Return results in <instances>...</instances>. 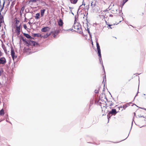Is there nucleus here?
<instances>
[{
	"label": "nucleus",
	"mask_w": 146,
	"mask_h": 146,
	"mask_svg": "<svg viewBox=\"0 0 146 146\" xmlns=\"http://www.w3.org/2000/svg\"><path fill=\"white\" fill-rule=\"evenodd\" d=\"M76 18H75L74 23L72 26L73 30L77 32H78L80 34H82L83 33L82 29L81 26L80 24L76 22Z\"/></svg>",
	"instance_id": "obj_1"
},
{
	"label": "nucleus",
	"mask_w": 146,
	"mask_h": 146,
	"mask_svg": "<svg viewBox=\"0 0 146 146\" xmlns=\"http://www.w3.org/2000/svg\"><path fill=\"white\" fill-rule=\"evenodd\" d=\"M22 40L25 42V44H27V46H29V45L34 46H37L38 45V43L35 41H32L29 40L28 41H27L25 39H24L23 37H22Z\"/></svg>",
	"instance_id": "obj_2"
},
{
	"label": "nucleus",
	"mask_w": 146,
	"mask_h": 146,
	"mask_svg": "<svg viewBox=\"0 0 146 146\" xmlns=\"http://www.w3.org/2000/svg\"><path fill=\"white\" fill-rule=\"evenodd\" d=\"M117 113V112L116 111L115 109H112L111 111L109 112L107 115V117L108 120L109 119V118H110L111 117V114L115 115Z\"/></svg>",
	"instance_id": "obj_3"
},
{
	"label": "nucleus",
	"mask_w": 146,
	"mask_h": 146,
	"mask_svg": "<svg viewBox=\"0 0 146 146\" xmlns=\"http://www.w3.org/2000/svg\"><path fill=\"white\" fill-rule=\"evenodd\" d=\"M11 54L12 56V59L13 60H14V59L15 58H16L17 57V56H15V53L14 52V50L12 48L11 50Z\"/></svg>",
	"instance_id": "obj_4"
},
{
	"label": "nucleus",
	"mask_w": 146,
	"mask_h": 146,
	"mask_svg": "<svg viewBox=\"0 0 146 146\" xmlns=\"http://www.w3.org/2000/svg\"><path fill=\"white\" fill-rule=\"evenodd\" d=\"M60 30H55L54 31L52 32L53 36L55 38H56Z\"/></svg>",
	"instance_id": "obj_5"
},
{
	"label": "nucleus",
	"mask_w": 146,
	"mask_h": 146,
	"mask_svg": "<svg viewBox=\"0 0 146 146\" xmlns=\"http://www.w3.org/2000/svg\"><path fill=\"white\" fill-rule=\"evenodd\" d=\"M6 62V60L4 57L0 58V64H4Z\"/></svg>",
	"instance_id": "obj_6"
},
{
	"label": "nucleus",
	"mask_w": 146,
	"mask_h": 146,
	"mask_svg": "<svg viewBox=\"0 0 146 146\" xmlns=\"http://www.w3.org/2000/svg\"><path fill=\"white\" fill-rule=\"evenodd\" d=\"M98 56L99 57V59L100 62L102 64V66L103 67V68L104 70V72H105L104 67V66L103 65V62L102 61V56H101V53H100V54H98Z\"/></svg>",
	"instance_id": "obj_7"
},
{
	"label": "nucleus",
	"mask_w": 146,
	"mask_h": 146,
	"mask_svg": "<svg viewBox=\"0 0 146 146\" xmlns=\"http://www.w3.org/2000/svg\"><path fill=\"white\" fill-rule=\"evenodd\" d=\"M97 48L98 51V54H100L101 53V50L100 49V46L98 43V42H96Z\"/></svg>",
	"instance_id": "obj_8"
},
{
	"label": "nucleus",
	"mask_w": 146,
	"mask_h": 146,
	"mask_svg": "<svg viewBox=\"0 0 146 146\" xmlns=\"http://www.w3.org/2000/svg\"><path fill=\"white\" fill-rule=\"evenodd\" d=\"M97 48L98 51V54H100L101 53V50L100 49V46L98 43V42H96Z\"/></svg>",
	"instance_id": "obj_9"
},
{
	"label": "nucleus",
	"mask_w": 146,
	"mask_h": 146,
	"mask_svg": "<svg viewBox=\"0 0 146 146\" xmlns=\"http://www.w3.org/2000/svg\"><path fill=\"white\" fill-rule=\"evenodd\" d=\"M50 29L49 27H46L42 28L41 31L42 32H46L48 31Z\"/></svg>",
	"instance_id": "obj_10"
},
{
	"label": "nucleus",
	"mask_w": 146,
	"mask_h": 146,
	"mask_svg": "<svg viewBox=\"0 0 146 146\" xmlns=\"http://www.w3.org/2000/svg\"><path fill=\"white\" fill-rule=\"evenodd\" d=\"M23 35L27 38L30 39L32 38V37L28 34L23 33Z\"/></svg>",
	"instance_id": "obj_11"
},
{
	"label": "nucleus",
	"mask_w": 146,
	"mask_h": 146,
	"mask_svg": "<svg viewBox=\"0 0 146 146\" xmlns=\"http://www.w3.org/2000/svg\"><path fill=\"white\" fill-rule=\"evenodd\" d=\"M33 36L34 37H41V35L40 33H34L33 34Z\"/></svg>",
	"instance_id": "obj_12"
},
{
	"label": "nucleus",
	"mask_w": 146,
	"mask_h": 146,
	"mask_svg": "<svg viewBox=\"0 0 146 146\" xmlns=\"http://www.w3.org/2000/svg\"><path fill=\"white\" fill-rule=\"evenodd\" d=\"M63 22L62 20L61 19H60L59 21L58 22V25L60 26H62L63 25Z\"/></svg>",
	"instance_id": "obj_13"
},
{
	"label": "nucleus",
	"mask_w": 146,
	"mask_h": 146,
	"mask_svg": "<svg viewBox=\"0 0 146 146\" xmlns=\"http://www.w3.org/2000/svg\"><path fill=\"white\" fill-rule=\"evenodd\" d=\"M94 103V100L91 99L90 101V103L89 104V109H90V107Z\"/></svg>",
	"instance_id": "obj_14"
},
{
	"label": "nucleus",
	"mask_w": 146,
	"mask_h": 146,
	"mask_svg": "<svg viewBox=\"0 0 146 146\" xmlns=\"http://www.w3.org/2000/svg\"><path fill=\"white\" fill-rule=\"evenodd\" d=\"M21 26V24L19 26H16V30L17 31H20Z\"/></svg>",
	"instance_id": "obj_15"
},
{
	"label": "nucleus",
	"mask_w": 146,
	"mask_h": 146,
	"mask_svg": "<svg viewBox=\"0 0 146 146\" xmlns=\"http://www.w3.org/2000/svg\"><path fill=\"white\" fill-rule=\"evenodd\" d=\"M45 11V9L42 10L40 11V15L42 17H43Z\"/></svg>",
	"instance_id": "obj_16"
},
{
	"label": "nucleus",
	"mask_w": 146,
	"mask_h": 146,
	"mask_svg": "<svg viewBox=\"0 0 146 146\" xmlns=\"http://www.w3.org/2000/svg\"><path fill=\"white\" fill-rule=\"evenodd\" d=\"M40 16V14L39 13H37L35 15V18L36 19H39Z\"/></svg>",
	"instance_id": "obj_17"
},
{
	"label": "nucleus",
	"mask_w": 146,
	"mask_h": 146,
	"mask_svg": "<svg viewBox=\"0 0 146 146\" xmlns=\"http://www.w3.org/2000/svg\"><path fill=\"white\" fill-rule=\"evenodd\" d=\"M71 3L75 4L77 2L78 0H69Z\"/></svg>",
	"instance_id": "obj_18"
},
{
	"label": "nucleus",
	"mask_w": 146,
	"mask_h": 146,
	"mask_svg": "<svg viewBox=\"0 0 146 146\" xmlns=\"http://www.w3.org/2000/svg\"><path fill=\"white\" fill-rule=\"evenodd\" d=\"M4 110L3 109H2L0 111V115H4Z\"/></svg>",
	"instance_id": "obj_19"
},
{
	"label": "nucleus",
	"mask_w": 146,
	"mask_h": 146,
	"mask_svg": "<svg viewBox=\"0 0 146 146\" xmlns=\"http://www.w3.org/2000/svg\"><path fill=\"white\" fill-rule=\"evenodd\" d=\"M129 105L128 104H126L124 105L123 106V109L124 110V109H125ZM121 108H122V107H121Z\"/></svg>",
	"instance_id": "obj_20"
},
{
	"label": "nucleus",
	"mask_w": 146,
	"mask_h": 146,
	"mask_svg": "<svg viewBox=\"0 0 146 146\" xmlns=\"http://www.w3.org/2000/svg\"><path fill=\"white\" fill-rule=\"evenodd\" d=\"M38 1V0H30L29 1L30 3H35L37 1Z\"/></svg>",
	"instance_id": "obj_21"
},
{
	"label": "nucleus",
	"mask_w": 146,
	"mask_h": 146,
	"mask_svg": "<svg viewBox=\"0 0 146 146\" xmlns=\"http://www.w3.org/2000/svg\"><path fill=\"white\" fill-rule=\"evenodd\" d=\"M104 80H105V81H106V75H105L104 77L103 78V83H104V86H105V82H104Z\"/></svg>",
	"instance_id": "obj_22"
},
{
	"label": "nucleus",
	"mask_w": 146,
	"mask_h": 146,
	"mask_svg": "<svg viewBox=\"0 0 146 146\" xmlns=\"http://www.w3.org/2000/svg\"><path fill=\"white\" fill-rule=\"evenodd\" d=\"M19 23V21L18 20H15L16 26H18V25Z\"/></svg>",
	"instance_id": "obj_23"
},
{
	"label": "nucleus",
	"mask_w": 146,
	"mask_h": 146,
	"mask_svg": "<svg viewBox=\"0 0 146 146\" xmlns=\"http://www.w3.org/2000/svg\"><path fill=\"white\" fill-rule=\"evenodd\" d=\"M107 25H108V26L109 27H108L109 29L110 28L111 29L112 28V27H111L113 25L107 24Z\"/></svg>",
	"instance_id": "obj_24"
},
{
	"label": "nucleus",
	"mask_w": 146,
	"mask_h": 146,
	"mask_svg": "<svg viewBox=\"0 0 146 146\" xmlns=\"http://www.w3.org/2000/svg\"><path fill=\"white\" fill-rule=\"evenodd\" d=\"M23 27L25 29H26L27 28L26 25V24H24L23 25Z\"/></svg>",
	"instance_id": "obj_25"
},
{
	"label": "nucleus",
	"mask_w": 146,
	"mask_h": 146,
	"mask_svg": "<svg viewBox=\"0 0 146 146\" xmlns=\"http://www.w3.org/2000/svg\"><path fill=\"white\" fill-rule=\"evenodd\" d=\"M87 31H88V32L89 34V35H90V36H91V35L90 34V31H89V29H88V28L87 29Z\"/></svg>",
	"instance_id": "obj_26"
},
{
	"label": "nucleus",
	"mask_w": 146,
	"mask_h": 146,
	"mask_svg": "<svg viewBox=\"0 0 146 146\" xmlns=\"http://www.w3.org/2000/svg\"><path fill=\"white\" fill-rule=\"evenodd\" d=\"M3 19V17L2 15L0 16V20H2Z\"/></svg>",
	"instance_id": "obj_27"
},
{
	"label": "nucleus",
	"mask_w": 146,
	"mask_h": 146,
	"mask_svg": "<svg viewBox=\"0 0 146 146\" xmlns=\"http://www.w3.org/2000/svg\"><path fill=\"white\" fill-rule=\"evenodd\" d=\"M98 90H95V92L96 94L98 93Z\"/></svg>",
	"instance_id": "obj_28"
},
{
	"label": "nucleus",
	"mask_w": 146,
	"mask_h": 146,
	"mask_svg": "<svg viewBox=\"0 0 146 146\" xmlns=\"http://www.w3.org/2000/svg\"><path fill=\"white\" fill-rule=\"evenodd\" d=\"M2 53L1 52V50H0V57L2 56Z\"/></svg>",
	"instance_id": "obj_29"
},
{
	"label": "nucleus",
	"mask_w": 146,
	"mask_h": 146,
	"mask_svg": "<svg viewBox=\"0 0 146 146\" xmlns=\"http://www.w3.org/2000/svg\"><path fill=\"white\" fill-rule=\"evenodd\" d=\"M3 7L1 8V9L0 11V15H1V11H2L3 9Z\"/></svg>",
	"instance_id": "obj_30"
},
{
	"label": "nucleus",
	"mask_w": 146,
	"mask_h": 146,
	"mask_svg": "<svg viewBox=\"0 0 146 146\" xmlns=\"http://www.w3.org/2000/svg\"><path fill=\"white\" fill-rule=\"evenodd\" d=\"M46 36H44V38H46L49 35V34H48V33L46 34Z\"/></svg>",
	"instance_id": "obj_31"
},
{
	"label": "nucleus",
	"mask_w": 146,
	"mask_h": 146,
	"mask_svg": "<svg viewBox=\"0 0 146 146\" xmlns=\"http://www.w3.org/2000/svg\"><path fill=\"white\" fill-rule=\"evenodd\" d=\"M20 31H17V34L19 35L20 34Z\"/></svg>",
	"instance_id": "obj_32"
},
{
	"label": "nucleus",
	"mask_w": 146,
	"mask_h": 146,
	"mask_svg": "<svg viewBox=\"0 0 146 146\" xmlns=\"http://www.w3.org/2000/svg\"><path fill=\"white\" fill-rule=\"evenodd\" d=\"M113 103H112L111 102V103H110V106H112L113 105Z\"/></svg>",
	"instance_id": "obj_33"
},
{
	"label": "nucleus",
	"mask_w": 146,
	"mask_h": 146,
	"mask_svg": "<svg viewBox=\"0 0 146 146\" xmlns=\"http://www.w3.org/2000/svg\"><path fill=\"white\" fill-rule=\"evenodd\" d=\"M125 2H123V3H122V6H123L124 5V4H125Z\"/></svg>",
	"instance_id": "obj_34"
},
{
	"label": "nucleus",
	"mask_w": 146,
	"mask_h": 146,
	"mask_svg": "<svg viewBox=\"0 0 146 146\" xmlns=\"http://www.w3.org/2000/svg\"><path fill=\"white\" fill-rule=\"evenodd\" d=\"M128 0H123V1L126 3Z\"/></svg>",
	"instance_id": "obj_35"
},
{
	"label": "nucleus",
	"mask_w": 146,
	"mask_h": 146,
	"mask_svg": "<svg viewBox=\"0 0 146 146\" xmlns=\"http://www.w3.org/2000/svg\"><path fill=\"white\" fill-rule=\"evenodd\" d=\"M141 108V109H143V110H146V108Z\"/></svg>",
	"instance_id": "obj_36"
},
{
	"label": "nucleus",
	"mask_w": 146,
	"mask_h": 146,
	"mask_svg": "<svg viewBox=\"0 0 146 146\" xmlns=\"http://www.w3.org/2000/svg\"><path fill=\"white\" fill-rule=\"evenodd\" d=\"M109 16L111 17H113V15L112 14H110L109 15Z\"/></svg>",
	"instance_id": "obj_37"
},
{
	"label": "nucleus",
	"mask_w": 146,
	"mask_h": 146,
	"mask_svg": "<svg viewBox=\"0 0 146 146\" xmlns=\"http://www.w3.org/2000/svg\"><path fill=\"white\" fill-rule=\"evenodd\" d=\"M70 11L71 12V13L73 15H74V13L72 12V10H70Z\"/></svg>",
	"instance_id": "obj_38"
},
{
	"label": "nucleus",
	"mask_w": 146,
	"mask_h": 146,
	"mask_svg": "<svg viewBox=\"0 0 146 146\" xmlns=\"http://www.w3.org/2000/svg\"><path fill=\"white\" fill-rule=\"evenodd\" d=\"M24 8L23 7L22 8L21 10H24Z\"/></svg>",
	"instance_id": "obj_39"
},
{
	"label": "nucleus",
	"mask_w": 146,
	"mask_h": 146,
	"mask_svg": "<svg viewBox=\"0 0 146 146\" xmlns=\"http://www.w3.org/2000/svg\"><path fill=\"white\" fill-rule=\"evenodd\" d=\"M28 23L29 24V25H31V23L30 22V21H29V22H28Z\"/></svg>",
	"instance_id": "obj_40"
},
{
	"label": "nucleus",
	"mask_w": 146,
	"mask_h": 146,
	"mask_svg": "<svg viewBox=\"0 0 146 146\" xmlns=\"http://www.w3.org/2000/svg\"><path fill=\"white\" fill-rule=\"evenodd\" d=\"M63 30L64 31H68L69 30Z\"/></svg>",
	"instance_id": "obj_41"
},
{
	"label": "nucleus",
	"mask_w": 146,
	"mask_h": 146,
	"mask_svg": "<svg viewBox=\"0 0 146 146\" xmlns=\"http://www.w3.org/2000/svg\"><path fill=\"white\" fill-rule=\"evenodd\" d=\"M83 2V4H82V5H85V4H84Z\"/></svg>",
	"instance_id": "obj_42"
},
{
	"label": "nucleus",
	"mask_w": 146,
	"mask_h": 146,
	"mask_svg": "<svg viewBox=\"0 0 146 146\" xmlns=\"http://www.w3.org/2000/svg\"><path fill=\"white\" fill-rule=\"evenodd\" d=\"M129 135V134L128 135V136ZM128 136H127L125 139L127 137H128Z\"/></svg>",
	"instance_id": "obj_43"
},
{
	"label": "nucleus",
	"mask_w": 146,
	"mask_h": 146,
	"mask_svg": "<svg viewBox=\"0 0 146 146\" xmlns=\"http://www.w3.org/2000/svg\"><path fill=\"white\" fill-rule=\"evenodd\" d=\"M137 94L136 95V96H137ZM135 98H134V99H135Z\"/></svg>",
	"instance_id": "obj_44"
},
{
	"label": "nucleus",
	"mask_w": 146,
	"mask_h": 146,
	"mask_svg": "<svg viewBox=\"0 0 146 146\" xmlns=\"http://www.w3.org/2000/svg\"><path fill=\"white\" fill-rule=\"evenodd\" d=\"M133 105H136H136L135 104H133Z\"/></svg>",
	"instance_id": "obj_45"
},
{
	"label": "nucleus",
	"mask_w": 146,
	"mask_h": 146,
	"mask_svg": "<svg viewBox=\"0 0 146 146\" xmlns=\"http://www.w3.org/2000/svg\"><path fill=\"white\" fill-rule=\"evenodd\" d=\"M44 36H46V35H44Z\"/></svg>",
	"instance_id": "obj_46"
},
{
	"label": "nucleus",
	"mask_w": 146,
	"mask_h": 146,
	"mask_svg": "<svg viewBox=\"0 0 146 146\" xmlns=\"http://www.w3.org/2000/svg\"><path fill=\"white\" fill-rule=\"evenodd\" d=\"M144 117L143 116H141V117Z\"/></svg>",
	"instance_id": "obj_47"
},
{
	"label": "nucleus",
	"mask_w": 146,
	"mask_h": 146,
	"mask_svg": "<svg viewBox=\"0 0 146 146\" xmlns=\"http://www.w3.org/2000/svg\"><path fill=\"white\" fill-rule=\"evenodd\" d=\"M69 8H70V9H71V7H69Z\"/></svg>",
	"instance_id": "obj_48"
},
{
	"label": "nucleus",
	"mask_w": 146,
	"mask_h": 146,
	"mask_svg": "<svg viewBox=\"0 0 146 146\" xmlns=\"http://www.w3.org/2000/svg\"><path fill=\"white\" fill-rule=\"evenodd\" d=\"M138 93H139L138 91V92H137V94Z\"/></svg>",
	"instance_id": "obj_49"
},
{
	"label": "nucleus",
	"mask_w": 146,
	"mask_h": 146,
	"mask_svg": "<svg viewBox=\"0 0 146 146\" xmlns=\"http://www.w3.org/2000/svg\"><path fill=\"white\" fill-rule=\"evenodd\" d=\"M82 5H81L80 6V7H81L82 6Z\"/></svg>",
	"instance_id": "obj_50"
},
{
	"label": "nucleus",
	"mask_w": 146,
	"mask_h": 146,
	"mask_svg": "<svg viewBox=\"0 0 146 146\" xmlns=\"http://www.w3.org/2000/svg\"><path fill=\"white\" fill-rule=\"evenodd\" d=\"M9 122L10 123H11V122Z\"/></svg>",
	"instance_id": "obj_51"
},
{
	"label": "nucleus",
	"mask_w": 146,
	"mask_h": 146,
	"mask_svg": "<svg viewBox=\"0 0 146 146\" xmlns=\"http://www.w3.org/2000/svg\"><path fill=\"white\" fill-rule=\"evenodd\" d=\"M6 121L7 122H8V121L7 120H6Z\"/></svg>",
	"instance_id": "obj_52"
},
{
	"label": "nucleus",
	"mask_w": 146,
	"mask_h": 146,
	"mask_svg": "<svg viewBox=\"0 0 146 146\" xmlns=\"http://www.w3.org/2000/svg\"><path fill=\"white\" fill-rule=\"evenodd\" d=\"M132 124H133V122H132Z\"/></svg>",
	"instance_id": "obj_53"
},
{
	"label": "nucleus",
	"mask_w": 146,
	"mask_h": 146,
	"mask_svg": "<svg viewBox=\"0 0 146 146\" xmlns=\"http://www.w3.org/2000/svg\"><path fill=\"white\" fill-rule=\"evenodd\" d=\"M145 95V94H144V95Z\"/></svg>",
	"instance_id": "obj_54"
},
{
	"label": "nucleus",
	"mask_w": 146,
	"mask_h": 146,
	"mask_svg": "<svg viewBox=\"0 0 146 146\" xmlns=\"http://www.w3.org/2000/svg\"><path fill=\"white\" fill-rule=\"evenodd\" d=\"M125 140V139H123V140ZM122 141H123V140H122Z\"/></svg>",
	"instance_id": "obj_55"
},
{
	"label": "nucleus",
	"mask_w": 146,
	"mask_h": 146,
	"mask_svg": "<svg viewBox=\"0 0 146 146\" xmlns=\"http://www.w3.org/2000/svg\"><path fill=\"white\" fill-rule=\"evenodd\" d=\"M139 117H141V116H139Z\"/></svg>",
	"instance_id": "obj_56"
}]
</instances>
